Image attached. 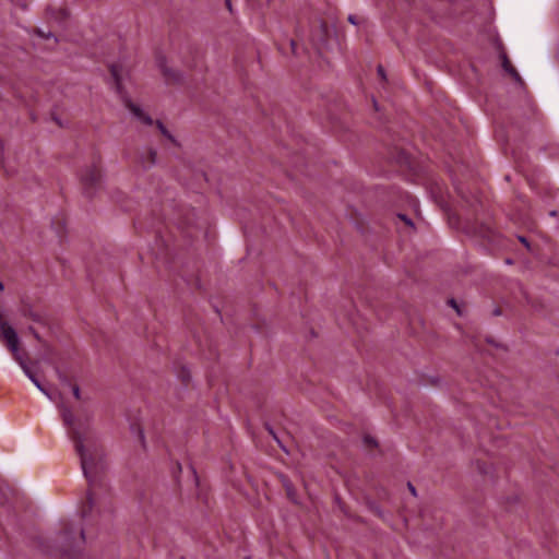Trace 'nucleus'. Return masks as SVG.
Returning a JSON list of instances; mask_svg holds the SVG:
<instances>
[{
	"mask_svg": "<svg viewBox=\"0 0 559 559\" xmlns=\"http://www.w3.org/2000/svg\"><path fill=\"white\" fill-rule=\"evenodd\" d=\"M156 126L159 129L160 133L166 136L171 142H175L174 136L168 132V130L165 128L162 121H156Z\"/></svg>",
	"mask_w": 559,
	"mask_h": 559,
	"instance_id": "9d476101",
	"label": "nucleus"
},
{
	"mask_svg": "<svg viewBox=\"0 0 559 559\" xmlns=\"http://www.w3.org/2000/svg\"><path fill=\"white\" fill-rule=\"evenodd\" d=\"M365 443L371 444V445H377V442L371 437H365Z\"/></svg>",
	"mask_w": 559,
	"mask_h": 559,
	"instance_id": "2eb2a0df",
	"label": "nucleus"
},
{
	"mask_svg": "<svg viewBox=\"0 0 559 559\" xmlns=\"http://www.w3.org/2000/svg\"><path fill=\"white\" fill-rule=\"evenodd\" d=\"M60 411L63 424L70 429L69 436L80 456L83 474L91 486L97 485L107 468L104 450L98 441L81 427L69 407L62 404Z\"/></svg>",
	"mask_w": 559,
	"mask_h": 559,
	"instance_id": "f257e3e1",
	"label": "nucleus"
},
{
	"mask_svg": "<svg viewBox=\"0 0 559 559\" xmlns=\"http://www.w3.org/2000/svg\"><path fill=\"white\" fill-rule=\"evenodd\" d=\"M158 67L163 73V75L165 76V79L167 81H171V82H177L180 80L181 75L179 72L170 69L167 63H166V60L165 59H159L158 60Z\"/></svg>",
	"mask_w": 559,
	"mask_h": 559,
	"instance_id": "39448f33",
	"label": "nucleus"
},
{
	"mask_svg": "<svg viewBox=\"0 0 559 559\" xmlns=\"http://www.w3.org/2000/svg\"><path fill=\"white\" fill-rule=\"evenodd\" d=\"M128 108L142 123L147 126L153 124V119L146 115L139 106L129 103Z\"/></svg>",
	"mask_w": 559,
	"mask_h": 559,
	"instance_id": "423d86ee",
	"label": "nucleus"
},
{
	"mask_svg": "<svg viewBox=\"0 0 559 559\" xmlns=\"http://www.w3.org/2000/svg\"><path fill=\"white\" fill-rule=\"evenodd\" d=\"M502 67L503 69L510 74L512 75V78L516 81V82H521V76L519 75V73L516 72V70L512 67L511 62L509 61V59L504 56L503 57V61H502Z\"/></svg>",
	"mask_w": 559,
	"mask_h": 559,
	"instance_id": "6e6552de",
	"label": "nucleus"
},
{
	"mask_svg": "<svg viewBox=\"0 0 559 559\" xmlns=\"http://www.w3.org/2000/svg\"><path fill=\"white\" fill-rule=\"evenodd\" d=\"M157 153L154 148H147L139 156V163L145 169L151 168L156 163Z\"/></svg>",
	"mask_w": 559,
	"mask_h": 559,
	"instance_id": "20e7f679",
	"label": "nucleus"
},
{
	"mask_svg": "<svg viewBox=\"0 0 559 559\" xmlns=\"http://www.w3.org/2000/svg\"><path fill=\"white\" fill-rule=\"evenodd\" d=\"M408 487H409V490L412 491V493L415 496L416 495L415 487L412 484H408Z\"/></svg>",
	"mask_w": 559,
	"mask_h": 559,
	"instance_id": "aec40b11",
	"label": "nucleus"
},
{
	"mask_svg": "<svg viewBox=\"0 0 559 559\" xmlns=\"http://www.w3.org/2000/svg\"><path fill=\"white\" fill-rule=\"evenodd\" d=\"M100 178L102 173L97 166H91L82 173L81 179L86 193L91 194L90 189L96 187L100 182Z\"/></svg>",
	"mask_w": 559,
	"mask_h": 559,
	"instance_id": "7ed1b4c3",
	"label": "nucleus"
},
{
	"mask_svg": "<svg viewBox=\"0 0 559 559\" xmlns=\"http://www.w3.org/2000/svg\"><path fill=\"white\" fill-rule=\"evenodd\" d=\"M156 126L159 129L160 133L166 136L171 142H175L174 136L168 132V130L165 128L162 121H156Z\"/></svg>",
	"mask_w": 559,
	"mask_h": 559,
	"instance_id": "9b49d317",
	"label": "nucleus"
},
{
	"mask_svg": "<svg viewBox=\"0 0 559 559\" xmlns=\"http://www.w3.org/2000/svg\"><path fill=\"white\" fill-rule=\"evenodd\" d=\"M550 215H551V216H555V215H556V212H555V211L550 212Z\"/></svg>",
	"mask_w": 559,
	"mask_h": 559,
	"instance_id": "393cba45",
	"label": "nucleus"
},
{
	"mask_svg": "<svg viewBox=\"0 0 559 559\" xmlns=\"http://www.w3.org/2000/svg\"><path fill=\"white\" fill-rule=\"evenodd\" d=\"M140 439H141L142 443H144V435H143V432H140Z\"/></svg>",
	"mask_w": 559,
	"mask_h": 559,
	"instance_id": "4be33fe9",
	"label": "nucleus"
},
{
	"mask_svg": "<svg viewBox=\"0 0 559 559\" xmlns=\"http://www.w3.org/2000/svg\"><path fill=\"white\" fill-rule=\"evenodd\" d=\"M520 240L522 243H524L526 247H528L527 240L524 237H520Z\"/></svg>",
	"mask_w": 559,
	"mask_h": 559,
	"instance_id": "412c9836",
	"label": "nucleus"
},
{
	"mask_svg": "<svg viewBox=\"0 0 559 559\" xmlns=\"http://www.w3.org/2000/svg\"><path fill=\"white\" fill-rule=\"evenodd\" d=\"M87 504H88V509L92 510L94 507V500H93L91 492H88V495H87Z\"/></svg>",
	"mask_w": 559,
	"mask_h": 559,
	"instance_id": "4468645a",
	"label": "nucleus"
},
{
	"mask_svg": "<svg viewBox=\"0 0 559 559\" xmlns=\"http://www.w3.org/2000/svg\"><path fill=\"white\" fill-rule=\"evenodd\" d=\"M4 289V285L2 282H0V292H2Z\"/></svg>",
	"mask_w": 559,
	"mask_h": 559,
	"instance_id": "5701e85b",
	"label": "nucleus"
},
{
	"mask_svg": "<svg viewBox=\"0 0 559 559\" xmlns=\"http://www.w3.org/2000/svg\"><path fill=\"white\" fill-rule=\"evenodd\" d=\"M348 21H349L352 24H354V25H356V24H357L356 17H355L354 15H349V16H348Z\"/></svg>",
	"mask_w": 559,
	"mask_h": 559,
	"instance_id": "a211bd4d",
	"label": "nucleus"
},
{
	"mask_svg": "<svg viewBox=\"0 0 559 559\" xmlns=\"http://www.w3.org/2000/svg\"><path fill=\"white\" fill-rule=\"evenodd\" d=\"M450 304H451L453 307H455L454 299H451V300H450Z\"/></svg>",
	"mask_w": 559,
	"mask_h": 559,
	"instance_id": "b1692460",
	"label": "nucleus"
},
{
	"mask_svg": "<svg viewBox=\"0 0 559 559\" xmlns=\"http://www.w3.org/2000/svg\"><path fill=\"white\" fill-rule=\"evenodd\" d=\"M37 35L44 39H50V38H53V43H57V38L52 35L51 32H44L41 29H37Z\"/></svg>",
	"mask_w": 559,
	"mask_h": 559,
	"instance_id": "f8f14e48",
	"label": "nucleus"
},
{
	"mask_svg": "<svg viewBox=\"0 0 559 559\" xmlns=\"http://www.w3.org/2000/svg\"><path fill=\"white\" fill-rule=\"evenodd\" d=\"M399 217L402 218L406 224L413 225L412 222L408 218H406L405 215H399Z\"/></svg>",
	"mask_w": 559,
	"mask_h": 559,
	"instance_id": "f3484780",
	"label": "nucleus"
},
{
	"mask_svg": "<svg viewBox=\"0 0 559 559\" xmlns=\"http://www.w3.org/2000/svg\"><path fill=\"white\" fill-rule=\"evenodd\" d=\"M72 392H73V395L76 400H80L81 399V391H80V388L78 385H73L72 386Z\"/></svg>",
	"mask_w": 559,
	"mask_h": 559,
	"instance_id": "ddd939ff",
	"label": "nucleus"
},
{
	"mask_svg": "<svg viewBox=\"0 0 559 559\" xmlns=\"http://www.w3.org/2000/svg\"><path fill=\"white\" fill-rule=\"evenodd\" d=\"M61 539L64 543L62 551L71 557L84 543V532L81 528H68L62 535Z\"/></svg>",
	"mask_w": 559,
	"mask_h": 559,
	"instance_id": "f03ea898",
	"label": "nucleus"
},
{
	"mask_svg": "<svg viewBox=\"0 0 559 559\" xmlns=\"http://www.w3.org/2000/svg\"><path fill=\"white\" fill-rule=\"evenodd\" d=\"M61 19H66L68 16V12L66 10H60Z\"/></svg>",
	"mask_w": 559,
	"mask_h": 559,
	"instance_id": "6ab92c4d",
	"label": "nucleus"
},
{
	"mask_svg": "<svg viewBox=\"0 0 559 559\" xmlns=\"http://www.w3.org/2000/svg\"><path fill=\"white\" fill-rule=\"evenodd\" d=\"M111 75L116 83V90L117 92H121V69L118 66H111L110 67Z\"/></svg>",
	"mask_w": 559,
	"mask_h": 559,
	"instance_id": "1a4fd4ad",
	"label": "nucleus"
},
{
	"mask_svg": "<svg viewBox=\"0 0 559 559\" xmlns=\"http://www.w3.org/2000/svg\"><path fill=\"white\" fill-rule=\"evenodd\" d=\"M128 108L142 123L147 126L153 124V119L146 115L139 106L129 103Z\"/></svg>",
	"mask_w": 559,
	"mask_h": 559,
	"instance_id": "0eeeda50",
	"label": "nucleus"
},
{
	"mask_svg": "<svg viewBox=\"0 0 559 559\" xmlns=\"http://www.w3.org/2000/svg\"><path fill=\"white\" fill-rule=\"evenodd\" d=\"M378 73H379V75H381V78H383V79L385 78L384 70L381 66L378 67Z\"/></svg>",
	"mask_w": 559,
	"mask_h": 559,
	"instance_id": "dca6fc26",
	"label": "nucleus"
}]
</instances>
